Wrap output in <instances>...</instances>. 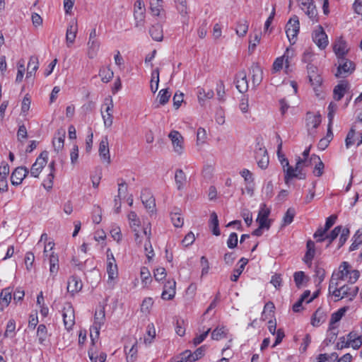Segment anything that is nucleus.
<instances>
[{
	"label": "nucleus",
	"instance_id": "nucleus-1",
	"mask_svg": "<svg viewBox=\"0 0 362 362\" xmlns=\"http://www.w3.org/2000/svg\"><path fill=\"white\" fill-rule=\"evenodd\" d=\"M337 281H336V279L332 276L329 282V291L332 292L333 296L338 298L336 300L346 298L349 299V301H352L358 292V288L357 286L344 285L339 288H337Z\"/></svg>",
	"mask_w": 362,
	"mask_h": 362
},
{
	"label": "nucleus",
	"instance_id": "nucleus-2",
	"mask_svg": "<svg viewBox=\"0 0 362 362\" xmlns=\"http://www.w3.org/2000/svg\"><path fill=\"white\" fill-rule=\"evenodd\" d=\"M311 163V160L308 159L301 158L298 157L296 166L294 168H289L284 169L285 176L284 181L286 184L288 183L290 180L298 178L299 180H305L306 178V172L304 170L305 167H308Z\"/></svg>",
	"mask_w": 362,
	"mask_h": 362
},
{
	"label": "nucleus",
	"instance_id": "nucleus-3",
	"mask_svg": "<svg viewBox=\"0 0 362 362\" xmlns=\"http://www.w3.org/2000/svg\"><path fill=\"white\" fill-rule=\"evenodd\" d=\"M338 64L339 66L337 67V73L335 74V76L337 78L346 77L355 71V64L346 58L338 59Z\"/></svg>",
	"mask_w": 362,
	"mask_h": 362
},
{
	"label": "nucleus",
	"instance_id": "nucleus-4",
	"mask_svg": "<svg viewBox=\"0 0 362 362\" xmlns=\"http://www.w3.org/2000/svg\"><path fill=\"white\" fill-rule=\"evenodd\" d=\"M321 123V115L320 114H314L313 112H308L306 114L305 124L308 130V134L312 138H314L316 134V129Z\"/></svg>",
	"mask_w": 362,
	"mask_h": 362
},
{
	"label": "nucleus",
	"instance_id": "nucleus-5",
	"mask_svg": "<svg viewBox=\"0 0 362 362\" xmlns=\"http://www.w3.org/2000/svg\"><path fill=\"white\" fill-rule=\"evenodd\" d=\"M300 23L298 18L293 16L286 25V33L288 40L292 44L296 42V38L299 33Z\"/></svg>",
	"mask_w": 362,
	"mask_h": 362
},
{
	"label": "nucleus",
	"instance_id": "nucleus-6",
	"mask_svg": "<svg viewBox=\"0 0 362 362\" xmlns=\"http://www.w3.org/2000/svg\"><path fill=\"white\" fill-rule=\"evenodd\" d=\"M48 158V152L42 151L37 158L30 169V174L34 177H38L43 168L46 165Z\"/></svg>",
	"mask_w": 362,
	"mask_h": 362
},
{
	"label": "nucleus",
	"instance_id": "nucleus-7",
	"mask_svg": "<svg viewBox=\"0 0 362 362\" xmlns=\"http://www.w3.org/2000/svg\"><path fill=\"white\" fill-rule=\"evenodd\" d=\"M313 40L320 49H325L329 43L327 35L321 25L313 32Z\"/></svg>",
	"mask_w": 362,
	"mask_h": 362
},
{
	"label": "nucleus",
	"instance_id": "nucleus-8",
	"mask_svg": "<svg viewBox=\"0 0 362 362\" xmlns=\"http://www.w3.org/2000/svg\"><path fill=\"white\" fill-rule=\"evenodd\" d=\"M270 212V209L267 208L265 204L261 205L257 222L261 225V228H265L266 230H269L271 226L272 220L268 219Z\"/></svg>",
	"mask_w": 362,
	"mask_h": 362
},
{
	"label": "nucleus",
	"instance_id": "nucleus-9",
	"mask_svg": "<svg viewBox=\"0 0 362 362\" xmlns=\"http://www.w3.org/2000/svg\"><path fill=\"white\" fill-rule=\"evenodd\" d=\"M107 273L108 275V284L112 283L118 277L117 265L112 253L110 255L107 254Z\"/></svg>",
	"mask_w": 362,
	"mask_h": 362
},
{
	"label": "nucleus",
	"instance_id": "nucleus-10",
	"mask_svg": "<svg viewBox=\"0 0 362 362\" xmlns=\"http://www.w3.org/2000/svg\"><path fill=\"white\" fill-rule=\"evenodd\" d=\"M29 173L26 167H17L12 173L11 176V182L13 185H20L24 178Z\"/></svg>",
	"mask_w": 362,
	"mask_h": 362
},
{
	"label": "nucleus",
	"instance_id": "nucleus-11",
	"mask_svg": "<svg viewBox=\"0 0 362 362\" xmlns=\"http://www.w3.org/2000/svg\"><path fill=\"white\" fill-rule=\"evenodd\" d=\"M235 83L236 88L240 93H245L248 89L247 74L245 70H241L235 75Z\"/></svg>",
	"mask_w": 362,
	"mask_h": 362
},
{
	"label": "nucleus",
	"instance_id": "nucleus-12",
	"mask_svg": "<svg viewBox=\"0 0 362 362\" xmlns=\"http://www.w3.org/2000/svg\"><path fill=\"white\" fill-rule=\"evenodd\" d=\"M62 316L65 328L67 330L71 329L75 323L74 310L71 305H69L64 308Z\"/></svg>",
	"mask_w": 362,
	"mask_h": 362
},
{
	"label": "nucleus",
	"instance_id": "nucleus-13",
	"mask_svg": "<svg viewBox=\"0 0 362 362\" xmlns=\"http://www.w3.org/2000/svg\"><path fill=\"white\" fill-rule=\"evenodd\" d=\"M99 156L103 161L106 162L107 164H110L111 162L110 150H109V144L107 136H104L100 142L99 144Z\"/></svg>",
	"mask_w": 362,
	"mask_h": 362
},
{
	"label": "nucleus",
	"instance_id": "nucleus-14",
	"mask_svg": "<svg viewBox=\"0 0 362 362\" xmlns=\"http://www.w3.org/2000/svg\"><path fill=\"white\" fill-rule=\"evenodd\" d=\"M255 158L258 166L261 169H266L268 167L269 160L267 151L265 148L259 147L255 152Z\"/></svg>",
	"mask_w": 362,
	"mask_h": 362
},
{
	"label": "nucleus",
	"instance_id": "nucleus-15",
	"mask_svg": "<svg viewBox=\"0 0 362 362\" xmlns=\"http://www.w3.org/2000/svg\"><path fill=\"white\" fill-rule=\"evenodd\" d=\"M333 50L338 59L346 58L345 56L349 51L346 41L341 37L337 40L333 46Z\"/></svg>",
	"mask_w": 362,
	"mask_h": 362
},
{
	"label": "nucleus",
	"instance_id": "nucleus-16",
	"mask_svg": "<svg viewBox=\"0 0 362 362\" xmlns=\"http://www.w3.org/2000/svg\"><path fill=\"white\" fill-rule=\"evenodd\" d=\"M175 286L176 282L175 280L168 281L163 286L161 298L166 300H172L176 293Z\"/></svg>",
	"mask_w": 362,
	"mask_h": 362
},
{
	"label": "nucleus",
	"instance_id": "nucleus-17",
	"mask_svg": "<svg viewBox=\"0 0 362 362\" xmlns=\"http://www.w3.org/2000/svg\"><path fill=\"white\" fill-rule=\"evenodd\" d=\"M78 31V25L77 22L74 20H72L66 29V40L67 43V46L70 47L72 45L76 39V33Z\"/></svg>",
	"mask_w": 362,
	"mask_h": 362
},
{
	"label": "nucleus",
	"instance_id": "nucleus-18",
	"mask_svg": "<svg viewBox=\"0 0 362 362\" xmlns=\"http://www.w3.org/2000/svg\"><path fill=\"white\" fill-rule=\"evenodd\" d=\"M66 131L64 129H59L52 141L54 151L59 153L64 148Z\"/></svg>",
	"mask_w": 362,
	"mask_h": 362
},
{
	"label": "nucleus",
	"instance_id": "nucleus-19",
	"mask_svg": "<svg viewBox=\"0 0 362 362\" xmlns=\"http://www.w3.org/2000/svg\"><path fill=\"white\" fill-rule=\"evenodd\" d=\"M82 286L81 280L76 276H72L68 280L67 291L74 295L75 293L80 291Z\"/></svg>",
	"mask_w": 362,
	"mask_h": 362
},
{
	"label": "nucleus",
	"instance_id": "nucleus-20",
	"mask_svg": "<svg viewBox=\"0 0 362 362\" xmlns=\"http://www.w3.org/2000/svg\"><path fill=\"white\" fill-rule=\"evenodd\" d=\"M169 137L172 141L174 151L180 154L182 151V136L178 132L173 131L170 133Z\"/></svg>",
	"mask_w": 362,
	"mask_h": 362
},
{
	"label": "nucleus",
	"instance_id": "nucleus-21",
	"mask_svg": "<svg viewBox=\"0 0 362 362\" xmlns=\"http://www.w3.org/2000/svg\"><path fill=\"white\" fill-rule=\"evenodd\" d=\"M100 42L99 40H88L87 43V55L88 58H95L100 49Z\"/></svg>",
	"mask_w": 362,
	"mask_h": 362
},
{
	"label": "nucleus",
	"instance_id": "nucleus-22",
	"mask_svg": "<svg viewBox=\"0 0 362 362\" xmlns=\"http://www.w3.org/2000/svg\"><path fill=\"white\" fill-rule=\"evenodd\" d=\"M141 198L146 209L149 212H153L156 207L155 199L150 195L146 190L142 192Z\"/></svg>",
	"mask_w": 362,
	"mask_h": 362
},
{
	"label": "nucleus",
	"instance_id": "nucleus-23",
	"mask_svg": "<svg viewBox=\"0 0 362 362\" xmlns=\"http://www.w3.org/2000/svg\"><path fill=\"white\" fill-rule=\"evenodd\" d=\"M250 74L254 86H258L262 80L263 73L261 67L257 64H253L251 66Z\"/></svg>",
	"mask_w": 362,
	"mask_h": 362
},
{
	"label": "nucleus",
	"instance_id": "nucleus-24",
	"mask_svg": "<svg viewBox=\"0 0 362 362\" xmlns=\"http://www.w3.org/2000/svg\"><path fill=\"white\" fill-rule=\"evenodd\" d=\"M306 248L307 252L304 256V261L307 264L310 265L315 255V243L311 240H308L306 243Z\"/></svg>",
	"mask_w": 362,
	"mask_h": 362
},
{
	"label": "nucleus",
	"instance_id": "nucleus-25",
	"mask_svg": "<svg viewBox=\"0 0 362 362\" xmlns=\"http://www.w3.org/2000/svg\"><path fill=\"white\" fill-rule=\"evenodd\" d=\"M348 309L349 307L345 306L332 314L329 321V330L335 329L336 327L334 325L341 320Z\"/></svg>",
	"mask_w": 362,
	"mask_h": 362
},
{
	"label": "nucleus",
	"instance_id": "nucleus-26",
	"mask_svg": "<svg viewBox=\"0 0 362 362\" xmlns=\"http://www.w3.org/2000/svg\"><path fill=\"white\" fill-rule=\"evenodd\" d=\"M175 182L178 190H182L187 183V176L182 169H177L175 173Z\"/></svg>",
	"mask_w": 362,
	"mask_h": 362
},
{
	"label": "nucleus",
	"instance_id": "nucleus-27",
	"mask_svg": "<svg viewBox=\"0 0 362 362\" xmlns=\"http://www.w3.org/2000/svg\"><path fill=\"white\" fill-rule=\"evenodd\" d=\"M326 320V315L320 308L313 314L311 319V325L314 327H319Z\"/></svg>",
	"mask_w": 362,
	"mask_h": 362
},
{
	"label": "nucleus",
	"instance_id": "nucleus-28",
	"mask_svg": "<svg viewBox=\"0 0 362 362\" xmlns=\"http://www.w3.org/2000/svg\"><path fill=\"white\" fill-rule=\"evenodd\" d=\"M49 272L54 277L57 275L59 270V257L58 255L52 252L49 256Z\"/></svg>",
	"mask_w": 362,
	"mask_h": 362
},
{
	"label": "nucleus",
	"instance_id": "nucleus-29",
	"mask_svg": "<svg viewBox=\"0 0 362 362\" xmlns=\"http://www.w3.org/2000/svg\"><path fill=\"white\" fill-rule=\"evenodd\" d=\"M218 226V216L216 212H212L210 215L209 227L212 233L216 236H218L221 234Z\"/></svg>",
	"mask_w": 362,
	"mask_h": 362
},
{
	"label": "nucleus",
	"instance_id": "nucleus-30",
	"mask_svg": "<svg viewBox=\"0 0 362 362\" xmlns=\"http://www.w3.org/2000/svg\"><path fill=\"white\" fill-rule=\"evenodd\" d=\"M347 88L348 83L346 82L339 83L336 86L333 90L334 99L337 101L340 100L344 97Z\"/></svg>",
	"mask_w": 362,
	"mask_h": 362
},
{
	"label": "nucleus",
	"instance_id": "nucleus-31",
	"mask_svg": "<svg viewBox=\"0 0 362 362\" xmlns=\"http://www.w3.org/2000/svg\"><path fill=\"white\" fill-rule=\"evenodd\" d=\"M149 33L151 37L156 41H161L163 40V29L160 24L153 25L149 30Z\"/></svg>",
	"mask_w": 362,
	"mask_h": 362
},
{
	"label": "nucleus",
	"instance_id": "nucleus-32",
	"mask_svg": "<svg viewBox=\"0 0 362 362\" xmlns=\"http://www.w3.org/2000/svg\"><path fill=\"white\" fill-rule=\"evenodd\" d=\"M105 317V309L103 307H100L98 310H95L93 322V325H95V329H97L98 326L102 327L104 324Z\"/></svg>",
	"mask_w": 362,
	"mask_h": 362
},
{
	"label": "nucleus",
	"instance_id": "nucleus-33",
	"mask_svg": "<svg viewBox=\"0 0 362 362\" xmlns=\"http://www.w3.org/2000/svg\"><path fill=\"white\" fill-rule=\"evenodd\" d=\"M163 0H150V10L153 15L158 16L163 10Z\"/></svg>",
	"mask_w": 362,
	"mask_h": 362
},
{
	"label": "nucleus",
	"instance_id": "nucleus-34",
	"mask_svg": "<svg viewBox=\"0 0 362 362\" xmlns=\"http://www.w3.org/2000/svg\"><path fill=\"white\" fill-rule=\"evenodd\" d=\"M205 351L206 346H202L197 349L194 353H192L189 350H186L185 354H188V356L190 357V362H194L204 355Z\"/></svg>",
	"mask_w": 362,
	"mask_h": 362
},
{
	"label": "nucleus",
	"instance_id": "nucleus-35",
	"mask_svg": "<svg viewBox=\"0 0 362 362\" xmlns=\"http://www.w3.org/2000/svg\"><path fill=\"white\" fill-rule=\"evenodd\" d=\"M214 93L212 90L209 89L206 90L202 88H198L197 90V97L199 102L201 105H202V102H204L206 99H211L214 97Z\"/></svg>",
	"mask_w": 362,
	"mask_h": 362
},
{
	"label": "nucleus",
	"instance_id": "nucleus-36",
	"mask_svg": "<svg viewBox=\"0 0 362 362\" xmlns=\"http://www.w3.org/2000/svg\"><path fill=\"white\" fill-rule=\"evenodd\" d=\"M38 65L39 62L37 57L35 56L30 57L28 64L27 77L32 76L33 74L35 73L38 69Z\"/></svg>",
	"mask_w": 362,
	"mask_h": 362
},
{
	"label": "nucleus",
	"instance_id": "nucleus-37",
	"mask_svg": "<svg viewBox=\"0 0 362 362\" xmlns=\"http://www.w3.org/2000/svg\"><path fill=\"white\" fill-rule=\"evenodd\" d=\"M228 329L224 326L217 327L211 332V338L214 340H220L221 339L226 338Z\"/></svg>",
	"mask_w": 362,
	"mask_h": 362
},
{
	"label": "nucleus",
	"instance_id": "nucleus-38",
	"mask_svg": "<svg viewBox=\"0 0 362 362\" xmlns=\"http://www.w3.org/2000/svg\"><path fill=\"white\" fill-rule=\"evenodd\" d=\"M99 76L104 83H108L113 77L114 73L109 67H102L99 71Z\"/></svg>",
	"mask_w": 362,
	"mask_h": 362
},
{
	"label": "nucleus",
	"instance_id": "nucleus-39",
	"mask_svg": "<svg viewBox=\"0 0 362 362\" xmlns=\"http://www.w3.org/2000/svg\"><path fill=\"white\" fill-rule=\"evenodd\" d=\"M362 228L358 229L353 236V243H351L349 250L354 251L358 249V246L362 244Z\"/></svg>",
	"mask_w": 362,
	"mask_h": 362
},
{
	"label": "nucleus",
	"instance_id": "nucleus-40",
	"mask_svg": "<svg viewBox=\"0 0 362 362\" xmlns=\"http://www.w3.org/2000/svg\"><path fill=\"white\" fill-rule=\"evenodd\" d=\"M47 329L45 325L40 324L37 330V335L38 337L39 344L45 345L47 339Z\"/></svg>",
	"mask_w": 362,
	"mask_h": 362
},
{
	"label": "nucleus",
	"instance_id": "nucleus-41",
	"mask_svg": "<svg viewBox=\"0 0 362 362\" xmlns=\"http://www.w3.org/2000/svg\"><path fill=\"white\" fill-rule=\"evenodd\" d=\"M12 291V289L8 287L3 289L0 293V299L6 306H8L11 300Z\"/></svg>",
	"mask_w": 362,
	"mask_h": 362
},
{
	"label": "nucleus",
	"instance_id": "nucleus-42",
	"mask_svg": "<svg viewBox=\"0 0 362 362\" xmlns=\"http://www.w3.org/2000/svg\"><path fill=\"white\" fill-rule=\"evenodd\" d=\"M129 225L133 231H136L140 226V220L134 211H131L128 214Z\"/></svg>",
	"mask_w": 362,
	"mask_h": 362
},
{
	"label": "nucleus",
	"instance_id": "nucleus-43",
	"mask_svg": "<svg viewBox=\"0 0 362 362\" xmlns=\"http://www.w3.org/2000/svg\"><path fill=\"white\" fill-rule=\"evenodd\" d=\"M296 215V210L293 208H288L283 217L282 227L291 224Z\"/></svg>",
	"mask_w": 362,
	"mask_h": 362
},
{
	"label": "nucleus",
	"instance_id": "nucleus-44",
	"mask_svg": "<svg viewBox=\"0 0 362 362\" xmlns=\"http://www.w3.org/2000/svg\"><path fill=\"white\" fill-rule=\"evenodd\" d=\"M159 83V69L156 68L152 71L151 81V89L153 93H156L158 88Z\"/></svg>",
	"mask_w": 362,
	"mask_h": 362
},
{
	"label": "nucleus",
	"instance_id": "nucleus-45",
	"mask_svg": "<svg viewBox=\"0 0 362 362\" xmlns=\"http://www.w3.org/2000/svg\"><path fill=\"white\" fill-rule=\"evenodd\" d=\"M249 28L248 22L245 20L239 21L235 29L236 34L240 37H244L247 33Z\"/></svg>",
	"mask_w": 362,
	"mask_h": 362
},
{
	"label": "nucleus",
	"instance_id": "nucleus-46",
	"mask_svg": "<svg viewBox=\"0 0 362 362\" xmlns=\"http://www.w3.org/2000/svg\"><path fill=\"white\" fill-rule=\"evenodd\" d=\"M146 9L134 10V16L136 21V27L143 26L145 19Z\"/></svg>",
	"mask_w": 362,
	"mask_h": 362
},
{
	"label": "nucleus",
	"instance_id": "nucleus-47",
	"mask_svg": "<svg viewBox=\"0 0 362 362\" xmlns=\"http://www.w3.org/2000/svg\"><path fill=\"white\" fill-rule=\"evenodd\" d=\"M313 159H315V160L317 159L318 160V163L316 164V165H315V167L314 168V170H313V173L315 174V176L320 177L323 173L324 163L320 160L319 156H317L315 155H313L311 156L310 160H313Z\"/></svg>",
	"mask_w": 362,
	"mask_h": 362
},
{
	"label": "nucleus",
	"instance_id": "nucleus-48",
	"mask_svg": "<svg viewBox=\"0 0 362 362\" xmlns=\"http://www.w3.org/2000/svg\"><path fill=\"white\" fill-rule=\"evenodd\" d=\"M327 231V230H325V228L320 227L313 234V238L316 240L317 243H322L326 240Z\"/></svg>",
	"mask_w": 362,
	"mask_h": 362
},
{
	"label": "nucleus",
	"instance_id": "nucleus-49",
	"mask_svg": "<svg viewBox=\"0 0 362 362\" xmlns=\"http://www.w3.org/2000/svg\"><path fill=\"white\" fill-rule=\"evenodd\" d=\"M349 263L346 262H343L339 267L340 271H339V274H337L338 277L336 279V281L338 279L343 280L344 278L349 274L350 271L349 270Z\"/></svg>",
	"mask_w": 362,
	"mask_h": 362
},
{
	"label": "nucleus",
	"instance_id": "nucleus-50",
	"mask_svg": "<svg viewBox=\"0 0 362 362\" xmlns=\"http://www.w3.org/2000/svg\"><path fill=\"white\" fill-rule=\"evenodd\" d=\"M341 230V226H338L335 227L329 234L327 233L326 240H328L327 247H329L334 240H335Z\"/></svg>",
	"mask_w": 362,
	"mask_h": 362
},
{
	"label": "nucleus",
	"instance_id": "nucleus-51",
	"mask_svg": "<svg viewBox=\"0 0 362 362\" xmlns=\"http://www.w3.org/2000/svg\"><path fill=\"white\" fill-rule=\"evenodd\" d=\"M140 276L142 283L145 285L148 284L151 281V277L149 270L147 267H143L141 269Z\"/></svg>",
	"mask_w": 362,
	"mask_h": 362
},
{
	"label": "nucleus",
	"instance_id": "nucleus-52",
	"mask_svg": "<svg viewBox=\"0 0 362 362\" xmlns=\"http://www.w3.org/2000/svg\"><path fill=\"white\" fill-rule=\"evenodd\" d=\"M171 221L175 227H182L184 223V219L178 212L171 214Z\"/></svg>",
	"mask_w": 362,
	"mask_h": 362
},
{
	"label": "nucleus",
	"instance_id": "nucleus-53",
	"mask_svg": "<svg viewBox=\"0 0 362 362\" xmlns=\"http://www.w3.org/2000/svg\"><path fill=\"white\" fill-rule=\"evenodd\" d=\"M216 94L218 99L220 101H224L225 100V85L223 81H219L216 85Z\"/></svg>",
	"mask_w": 362,
	"mask_h": 362
},
{
	"label": "nucleus",
	"instance_id": "nucleus-54",
	"mask_svg": "<svg viewBox=\"0 0 362 362\" xmlns=\"http://www.w3.org/2000/svg\"><path fill=\"white\" fill-rule=\"evenodd\" d=\"M170 97V93L168 89H162L160 90L158 98H159V103L160 105H165Z\"/></svg>",
	"mask_w": 362,
	"mask_h": 362
},
{
	"label": "nucleus",
	"instance_id": "nucleus-55",
	"mask_svg": "<svg viewBox=\"0 0 362 362\" xmlns=\"http://www.w3.org/2000/svg\"><path fill=\"white\" fill-rule=\"evenodd\" d=\"M15 329H16L15 320L13 319L9 320L7 323V325H6V331L4 333V336L6 337H13V333L15 332Z\"/></svg>",
	"mask_w": 362,
	"mask_h": 362
},
{
	"label": "nucleus",
	"instance_id": "nucleus-56",
	"mask_svg": "<svg viewBox=\"0 0 362 362\" xmlns=\"http://www.w3.org/2000/svg\"><path fill=\"white\" fill-rule=\"evenodd\" d=\"M340 233H341V235H340V238L339 240L338 248H340L341 247H342L344 245V243H346V241L347 240V239L349 236L350 230L348 228H342L341 227V230Z\"/></svg>",
	"mask_w": 362,
	"mask_h": 362
},
{
	"label": "nucleus",
	"instance_id": "nucleus-57",
	"mask_svg": "<svg viewBox=\"0 0 362 362\" xmlns=\"http://www.w3.org/2000/svg\"><path fill=\"white\" fill-rule=\"evenodd\" d=\"M175 1L178 12L182 16H186L187 14V0H176Z\"/></svg>",
	"mask_w": 362,
	"mask_h": 362
},
{
	"label": "nucleus",
	"instance_id": "nucleus-58",
	"mask_svg": "<svg viewBox=\"0 0 362 362\" xmlns=\"http://www.w3.org/2000/svg\"><path fill=\"white\" fill-rule=\"evenodd\" d=\"M355 134L356 131L354 127H352L348 132L345 139V146L346 148H349L352 144H354Z\"/></svg>",
	"mask_w": 362,
	"mask_h": 362
},
{
	"label": "nucleus",
	"instance_id": "nucleus-59",
	"mask_svg": "<svg viewBox=\"0 0 362 362\" xmlns=\"http://www.w3.org/2000/svg\"><path fill=\"white\" fill-rule=\"evenodd\" d=\"M137 354V348H136V342L132 345L129 352L127 353V362H134L136 358Z\"/></svg>",
	"mask_w": 362,
	"mask_h": 362
},
{
	"label": "nucleus",
	"instance_id": "nucleus-60",
	"mask_svg": "<svg viewBox=\"0 0 362 362\" xmlns=\"http://www.w3.org/2000/svg\"><path fill=\"white\" fill-rule=\"evenodd\" d=\"M238 234L236 233H231L227 240V246L230 249H233L238 245Z\"/></svg>",
	"mask_w": 362,
	"mask_h": 362
},
{
	"label": "nucleus",
	"instance_id": "nucleus-61",
	"mask_svg": "<svg viewBox=\"0 0 362 362\" xmlns=\"http://www.w3.org/2000/svg\"><path fill=\"white\" fill-rule=\"evenodd\" d=\"M206 139V132L202 128L199 127L197 132V144H204Z\"/></svg>",
	"mask_w": 362,
	"mask_h": 362
},
{
	"label": "nucleus",
	"instance_id": "nucleus-62",
	"mask_svg": "<svg viewBox=\"0 0 362 362\" xmlns=\"http://www.w3.org/2000/svg\"><path fill=\"white\" fill-rule=\"evenodd\" d=\"M294 281L296 284V286L298 288H300L303 280L305 279V273L303 272H296L293 274Z\"/></svg>",
	"mask_w": 362,
	"mask_h": 362
},
{
	"label": "nucleus",
	"instance_id": "nucleus-63",
	"mask_svg": "<svg viewBox=\"0 0 362 362\" xmlns=\"http://www.w3.org/2000/svg\"><path fill=\"white\" fill-rule=\"evenodd\" d=\"M241 176L244 178L245 182L249 185L253 183L254 178L252 173L247 169H243L240 173Z\"/></svg>",
	"mask_w": 362,
	"mask_h": 362
},
{
	"label": "nucleus",
	"instance_id": "nucleus-64",
	"mask_svg": "<svg viewBox=\"0 0 362 362\" xmlns=\"http://www.w3.org/2000/svg\"><path fill=\"white\" fill-rule=\"evenodd\" d=\"M261 34L256 33L254 35L253 39H250L249 41V51H254L257 45L260 42Z\"/></svg>",
	"mask_w": 362,
	"mask_h": 362
}]
</instances>
